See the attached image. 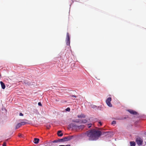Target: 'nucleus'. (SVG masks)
<instances>
[{
  "instance_id": "23",
  "label": "nucleus",
  "mask_w": 146,
  "mask_h": 146,
  "mask_svg": "<svg viewBox=\"0 0 146 146\" xmlns=\"http://www.w3.org/2000/svg\"><path fill=\"white\" fill-rule=\"evenodd\" d=\"M88 127L90 128L91 127V124H89L88 125Z\"/></svg>"
},
{
  "instance_id": "17",
  "label": "nucleus",
  "mask_w": 146,
  "mask_h": 146,
  "mask_svg": "<svg viewBox=\"0 0 146 146\" xmlns=\"http://www.w3.org/2000/svg\"><path fill=\"white\" fill-rule=\"evenodd\" d=\"M70 109L69 108H67L66 109H65V110L66 111H70Z\"/></svg>"
},
{
  "instance_id": "6",
  "label": "nucleus",
  "mask_w": 146,
  "mask_h": 146,
  "mask_svg": "<svg viewBox=\"0 0 146 146\" xmlns=\"http://www.w3.org/2000/svg\"><path fill=\"white\" fill-rule=\"evenodd\" d=\"M69 126L70 128H75L76 129H77V125L75 124L74 123H72L70 124Z\"/></svg>"
},
{
  "instance_id": "9",
  "label": "nucleus",
  "mask_w": 146,
  "mask_h": 146,
  "mask_svg": "<svg viewBox=\"0 0 146 146\" xmlns=\"http://www.w3.org/2000/svg\"><path fill=\"white\" fill-rule=\"evenodd\" d=\"M34 143L35 144H37L38 143L39 141V139L37 138H35L34 139Z\"/></svg>"
},
{
  "instance_id": "19",
  "label": "nucleus",
  "mask_w": 146,
  "mask_h": 146,
  "mask_svg": "<svg viewBox=\"0 0 146 146\" xmlns=\"http://www.w3.org/2000/svg\"><path fill=\"white\" fill-rule=\"evenodd\" d=\"M72 121H73V122H76V123H78L79 122V121H76V120H72Z\"/></svg>"
},
{
  "instance_id": "10",
  "label": "nucleus",
  "mask_w": 146,
  "mask_h": 146,
  "mask_svg": "<svg viewBox=\"0 0 146 146\" xmlns=\"http://www.w3.org/2000/svg\"><path fill=\"white\" fill-rule=\"evenodd\" d=\"M84 127V125H81L80 126L77 125V129H82Z\"/></svg>"
},
{
  "instance_id": "14",
  "label": "nucleus",
  "mask_w": 146,
  "mask_h": 146,
  "mask_svg": "<svg viewBox=\"0 0 146 146\" xmlns=\"http://www.w3.org/2000/svg\"><path fill=\"white\" fill-rule=\"evenodd\" d=\"M21 126V125L20 124V123H18V124L16 126V128H15L16 129H17L19 128Z\"/></svg>"
},
{
  "instance_id": "3",
  "label": "nucleus",
  "mask_w": 146,
  "mask_h": 146,
  "mask_svg": "<svg viewBox=\"0 0 146 146\" xmlns=\"http://www.w3.org/2000/svg\"><path fill=\"white\" fill-rule=\"evenodd\" d=\"M135 141L137 144L139 145H141L143 144V139L139 137L136 139Z\"/></svg>"
},
{
  "instance_id": "5",
  "label": "nucleus",
  "mask_w": 146,
  "mask_h": 146,
  "mask_svg": "<svg viewBox=\"0 0 146 146\" xmlns=\"http://www.w3.org/2000/svg\"><path fill=\"white\" fill-rule=\"evenodd\" d=\"M111 100V97H109L107 99L106 101L107 105L110 107H111L112 106V104L110 102Z\"/></svg>"
},
{
  "instance_id": "18",
  "label": "nucleus",
  "mask_w": 146,
  "mask_h": 146,
  "mask_svg": "<svg viewBox=\"0 0 146 146\" xmlns=\"http://www.w3.org/2000/svg\"><path fill=\"white\" fill-rule=\"evenodd\" d=\"M116 123V122L115 121H112V122L111 123L112 124H115Z\"/></svg>"
},
{
  "instance_id": "22",
  "label": "nucleus",
  "mask_w": 146,
  "mask_h": 146,
  "mask_svg": "<svg viewBox=\"0 0 146 146\" xmlns=\"http://www.w3.org/2000/svg\"><path fill=\"white\" fill-rule=\"evenodd\" d=\"M59 146H70V145H59Z\"/></svg>"
},
{
  "instance_id": "31",
  "label": "nucleus",
  "mask_w": 146,
  "mask_h": 146,
  "mask_svg": "<svg viewBox=\"0 0 146 146\" xmlns=\"http://www.w3.org/2000/svg\"><path fill=\"white\" fill-rule=\"evenodd\" d=\"M21 134H20V135H19V137H20V136H21Z\"/></svg>"
},
{
  "instance_id": "20",
  "label": "nucleus",
  "mask_w": 146,
  "mask_h": 146,
  "mask_svg": "<svg viewBox=\"0 0 146 146\" xmlns=\"http://www.w3.org/2000/svg\"><path fill=\"white\" fill-rule=\"evenodd\" d=\"M38 106H42V104H41V103L40 102H39L38 103Z\"/></svg>"
},
{
  "instance_id": "4",
  "label": "nucleus",
  "mask_w": 146,
  "mask_h": 146,
  "mask_svg": "<svg viewBox=\"0 0 146 146\" xmlns=\"http://www.w3.org/2000/svg\"><path fill=\"white\" fill-rule=\"evenodd\" d=\"M66 44L67 45H70V38L69 33H67L66 37Z\"/></svg>"
},
{
  "instance_id": "1",
  "label": "nucleus",
  "mask_w": 146,
  "mask_h": 146,
  "mask_svg": "<svg viewBox=\"0 0 146 146\" xmlns=\"http://www.w3.org/2000/svg\"><path fill=\"white\" fill-rule=\"evenodd\" d=\"M85 134L89 138L90 141H95L98 139L102 135L101 131L92 129L86 131Z\"/></svg>"
},
{
  "instance_id": "7",
  "label": "nucleus",
  "mask_w": 146,
  "mask_h": 146,
  "mask_svg": "<svg viewBox=\"0 0 146 146\" xmlns=\"http://www.w3.org/2000/svg\"><path fill=\"white\" fill-rule=\"evenodd\" d=\"M128 111L131 114L135 115L137 113L135 111L132 110H128Z\"/></svg>"
},
{
  "instance_id": "13",
  "label": "nucleus",
  "mask_w": 146,
  "mask_h": 146,
  "mask_svg": "<svg viewBox=\"0 0 146 146\" xmlns=\"http://www.w3.org/2000/svg\"><path fill=\"white\" fill-rule=\"evenodd\" d=\"M131 146H135V143L134 141H131L130 142Z\"/></svg>"
},
{
  "instance_id": "27",
  "label": "nucleus",
  "mask_w": 146,
  "mask_h": 146,
  "mask_svg": "<svg viewBox=\"0 0 146 146\" xmlns=\"http://www.w3.org/2000/svg\"><path fill=\"white\" fill-rule=\"evenodd\" d=\"M99 123L100 124V125L101 126L102 125V123L101 121L99 122Z\"/></svg>"
},
{
  "instance_id": "15",
  "label": "nucleus",
  "mask_w": 146,
  "mask_h": 146,
  "mask_svg": "<svg viewBox=\"0 0 146 146\" xmlns=\"http://www.w3.org/2000/svg\"><path fill=\"white\" fill-rule=\"evenodd\" d=\"M81 123H86L87 121L86 119L82 120H81Z\"/></svg>"
},
{
  "instance_id": "2",
  "label": "nucleus",
  "mask_w": 146,
  "mask_h": 146,
  "mask_svg": "<svg viewBox=\"0 0 146 146\" xmlns=\"http://www.w3.org/2000/svg\"><path fill=\"white\" fill-rule=\"evenodd\" d=\"M73 137V136H68L66 137H65L63 138L62 139H59L58 140H55L52 141L53 143H57L58 142H64L68 141L69 140H70L71 139H72Z\"/></svg>"
},
{
  "instance_id": "21",
  "label": "nucleus",
  "mask_w": 146,
  "mask_h": 146,
  "mask_svg": "<svg viewBox=\"0 0 146 146\" xmlns=\"http://www.w3.org/2000/svg\"><path fill=\"white\" fill-rule=\"evenodd\" d=\"M3 146H6V143L5 142H4L3 145Z\"/></svg>"
},
{
  "instance_id": "29",
  "label": "nucleus",
  "mask_w": 146,
  "mask_h": 146,
  "mask_svg": "<svg viewBox=\"0 0 146 146\" xmlns=\"http://www.w3.org/2000/svg\"><path fill=\"white\" fill-rule=\"evenodd\" d=\"M121 119V120H122V119H123V118H120V119Z\"/></svg>"
},
{
  "instance_id": "8",
  "label": "nucleus",
  "mask_w": 146,
  "mask_h": 146,
  "mask_svg": "<svg viewBox=\"0 0 146 146\" xmlns=\"http://www.w3.org/2000/svg\"><path fill=\"white\" fill-rule=\"evenodd\" d=\"M0 83L1 85L2 88L3 89H5V84L2 81H1Z\"/></svg>"
},
{
  "instance_id": "12",
  "label": "nucleus",
  "mask_w": 146,
  "mask_h": 146,
  "mask_svg": "<svg viewBox=\"0 0 146 146\" xmlns=\"http://www.w3.org/2000/svg\"><path fill=\"white\" fill-rule=\"evenodd\" d=\"M61 131H59L57 133V135L61 137L63 135V133H61Z\"/></svg>"
},
{
  "instance_id": "25",
  "label": "nucleus",
  "mask_w": 146,
  "mask_h": 146,
  "mask_svg": "<svg viewBox=\"0 0 146 146\" xmlns=\"http://www.w3.org/2000/svg\"><path fill=\"white\" fill-rule=\"evenodd\" d=\"M96 107V106H92V107L93 108H95Z\"/></svg>"
},
{
  "instance_id": "24",
  "label": "nucleus",
  "mask_w": 146,
  "mask_h": 146,
  "mask_svg": "<svg viewBox=\"0 0 146 146\" xmlns=\"http://www.w3.org/2000/svg\"><path fill=\"white\" fill-rule=\"evenodd\" d=\"M23 113H19V115H20V116H23Z\"/></svg>"
},
{
  "instance_id": "28",
  "label": "nucleus",
  "mask_w": 146,
  "mask_h": 146,
  "mask_svg": "<svg viewBox=\"0 0 146 146\" xmlns=\"http://www.w3.org/2000/svg\"><path fill=\"white\" fill-rule=\"evenodd\" d=\"M71 96L72 97H75V98H76V97H77L76 96H75V95H72Z\"/></svg>"
},
{
  "instance_id": "30",
  "label": "nucleus",
  "mask_w": 146,
  "mask_h": 146,
  "mask_svg": "<svg viewBox=\"0 0 146 146\" xmlns=\"http://www.w3.org/2000/svg\"><path fill=\"white\" fill-rule=\"evenodd\" d=\"M145 135H146V132L144 133Z\"/></svg>"
},
{
  "instance_id": "16",
  "label": "nucleus",
  "mask_w": 146,
  "mask_h": 146,
  "mask_svg": "<svg viewBox=\"0 0 146 146\" xmlns=\"http://www.w3.org/2000/svg\"><path fill=\"white\" fill-rule=\"evenodd\" d=\"M20 123V124L21 126L22 125H25L26 123L25 122H21V123Z\"/></svg>"
},
{
  "instance_id": "26",
  "label": "nucleus",
  "mask_w": 146,
  "mask_h": 146,
  "mask_svg": "<svg viewBox=\"0 0 146 146\" xmlns=\"http://www.w3.org/2000/svg\"><path fill=\"white\" fill-rule=\"evenodd\" d=\"M50 127V126L49 125L47 127V128L48 129H49Z\"/></svg>"
},
{
  "instance_id": "11",
  "label": "nucleus",
  "mask_w": 146,
  "mask_h": 146,
  "mask_svg": "<svg viewBox=\"0 0 146 146\" xmlns=\"http://www.w3.org/2000/svg\"><path fill=\"white\" fill-rule=\"evenodd\" d=\"M85 117L84 115L82 114L80 115H78V118H84Z\"/></svg>"
}]
</instances>
